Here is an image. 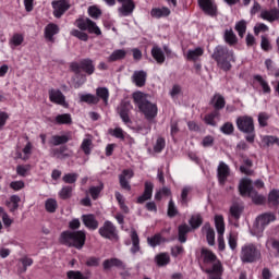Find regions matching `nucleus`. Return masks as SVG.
<instances>
[{
  "label": "nucleus",
  "instance_id": "obj_52",
  "mask_svg": "<svg viewBox=\"0 0 279 279\" xmlns=\"http://www.w3.org/2000/svg\"><path fill=\"white\" fill-rule=\"evenodd\" d=\"M269 119H271V116L269 113L260 112L258 114V124L260 125V128H267V121H269Z\"/></svg>",
  "mask_w": 279,
  "mask_h": 279
},
{
  "label": "nucleus",
  "instance_id": "obj_48",
  "mask_svg": "<svg viewBox=\"0 0 279 279\" xmlns=\"http://www.w3.org/2000/svg\"><path fill=\"white\" fill-rule=\"evenodd\" d=\"M262 142L266 145V147H271V145H278L279 147V138L271 135H266L263 137Z\"/></svg>",
  "mask_w": 279,
  "mask_h": 279
},
{
  "label": "nucleus",
  "instance_id": "obj_45",
  "mask_svg": "<svg viewBox=\"0 0 279 279\" xmlns=\"http://www.w3.org/2000/svg\"><path fill=\"white\" fill-rule=\"evenodd\" d=\"M235 32H238L240 38H243L245 36V32H247V22L245 20H242L235 24Z\"/></svg>",
  "mask_w": 279,
  "mask_h": 279
},
{
  "label": "nucleus",
  "instance_id": "obj_39",
  "mask_svg": "<svg viewBox=\"0 0 279 279\" xmlns=\"http://www.w3.org/2000/svg\"><path fill=\"white\" fill-rule=\"evenodd\" d=\"M56 123H58V125H71L73 119L71 118V114L63 113L56 117Z\"/></svg>",
  "mask_w": 279,
  "mask_h": 279
},
{
  "label": "nucleus",
  "instance_id": "obj_15",
  "mask_svg": "<svg viewBox=\"0 0 279 279\" xmlns=\"http://www.w3.org/2000/svg\"><path fill=\"white\" fill-rule=\"evenodd\" d=\"M134 178V171L126 169L123 170L121 174H119V182L121 189L124 191H132V185H130V180Z\"/></svg>",
  "mask_w": 279,
  "mask_h": 279
},
{
  "label": "nucleus",
  "instance_id": "obj_2",
  "mask_svg": "<svg viewBox=\"0 0 279 279\" xmlns=\"http://www.w3.org/2000/svg\"><path fill=\"white\" fill-rule=\"evenodd\" d=\"M211 58L222 71H230V69H232V63L236 62L234 50H230L226 46H217L214 49Z\"/></svg>",
  "mask_w": 279,
  "mask_h": 279
},
{
  "label": "nucleus",
  "instance_id": "obj_61",
  "mask_svg": "<svg viewBox=\"0 0 279 279\" xmlns=\"http://www.w3.org/2000/svg\"><path fill=\"white\" fill-rule=\"evenodd\" d=\"M190 226H192V228L194 229L199 228V226H202V216H192V218L190 219Z\"/></svg>",
  "mask_w": 279,
  "mask_h": 279
},
{
  "label": "nucleus",
  "instance_id": "obj_10",
  "mask_svg": "<svg viewBox=\"0 0 279 279\" xmlns=\"http://www.w3.org/2000/svg\"><path fill=\"white\" fill-rule=\"evenodd\" d=\"M74 25L81 29V32H88L96 36H101V29L97 26V23L93 22L88 17H80L75 21Z\"/></svg>",
  "mask_w": 279,
  "mask_h": 279
},
{
  "label": "nucleus",
  "instance_id": "obj_60",
  "mask_svg": "<svg viewBox=\"0 0 279 279\" xmlns=\"http://www.w3.org/2000/svg\"><path fill=\"white\" fill-rule=\"evenodd\" d=\"M165 145H166L165 138L158 137L154 146V151H156L157 154H160V151L165 149Z\"/></svg>",
  "mask_w": 279,
  "mask_h": 279
},
{
  "label": "nucleus",
  "instance_id": "obj_21",
  "mask_svg": "<svg viewBox=\"0 0 279 279\" xmlns=\"http://www.w3.org/2000/svg\"><path fill=\"white\" fill-rule=\"evenodd\" d=\"M82 221L88 230H97V228H99V221H97V218H95L93 214L83 215Z\"/></svg>",
  "mask_w": 279,
  "mask_h": 279
},
{
  "label": "nucleus",
  "instance_id": "obj_35",
  "mask_svg": "<svg viewBox=\"0 0 279 279\" xmlns=\"http://www.w3.org/2000/svg\"><path fill=\"white\" fill-rule=\"evenodd\" d=\"M203 230L205 231L208 245H215V229L210 228V225H205Z\"/></svg>",
  "mask_w": 279,
  "mask_h": 279
},
{
  "label": "nucleus",
  "instance_id": "obj_16",
  "mask_svg": "<svg viewBox=\"0 0 279 279\" xmlns=\"http://www.w3.org/2000/svg\"><path fill=\"white\" fill-rule=\"evenodd\" d=\"M218 182L226 184V180L230 177V166L220 161L217 168Z\"/></svg>",
  "mask_w": 279,
  "mask_h": 279
},
{
  "label": "nucleus",
  "instance_id": "obj_62",
  "mask_svg": "<svg viewBox=\"0 0 279 279\" xmlns=\"http://www.w3.org/2000/svg\"><path fill=\"white\" fill-rule=\"evenodd\" d=\"M175 215H178V208L173 199H170L168 204V217H175Z\"/></svg>",
  "mask_w": 279,
  "mask_h": 279
},
{
  "label": "nucleus",
  "instance_id": "obj_26",
  "mask_svg": "<svg viewBox=\"0 0 279 279\" xmlns=\"http://www.w3.org/2000/svg\"><path fill=\"white\" fill-rule=\"evenodd\" d=\"M81 149L85 154V156H90L93 151V136L86 135L81 144Z\"/></svg>",
  "mask_w": 279,
  "mask_h": 279
},
{
  "label": "nucleus",
  "instance_id": "obj_1",
  "mask_svg": "<svg viewBox=\"0 0 279 279\" xmlns=\"http://www.w3.org/2000/svg\"><path fill=\"white\" fill-rule=\"evenodd\" d=\"M201 258L205 265H213L211 268L205 270V274L208 275V278L221 279V276H223V266L221 265V262L217 259V255H215L213 251L208 248H202Z\"/></svg>",
  "mask_w": 279,
  "mask_h": 279
},
{
  "label": "nucleus",
  "instance_id": "obj_36",
  "mask_svg": "<svg viewBox=\"0 0 279 279\" xmlns=\"http://www.w3.org/2000/svg\"><path fill=\"white\" fill-rule=\"evenodd\" d=\"M151 56H153L154 60H156L157 64L165 63V52L162 51L161 48L153 47Z\"/></svg>",
  "mask_w": 279,
  "mask_h": 279
},
{
  "label": "nucleus",
  "instance_id": "obj_28",
  "mask_svg": "<svg viewBox=\"0 0 279 279\" xmlns=\"http://www.w3.org/2000/svg\"><path fill=\"white\" fill-rule=\"evenodd\" d=\"M210 104L215 108V110H223L226 108V98L220 94H215L210 100Z\"/></svg>",
  "mask_w": 279,
  "mask_h": 279
},
{
  "label": "nucleus",
  "instance_id": "obj_22",
  "mask_svg": "<svg viewBox=\"0 0 279 279\" xmlns=\"http://www.w3.org/2000/svg\"><path fill=\"white\" fill-rule=\"evenodd\" d=\"M102 267L105 271H108V269H112V267H117L118 269H125V263H123V260L119 258H110L104 260Z\"/></svg>",
  "mask_w": 279,
  "mask_h": 279
},
{
  "label": "nucleus",
  "instance_id": "obj_50",
  "mask_svg": "<svg viewBox=\"0 0 279 279\" xmlns=\"http://www.w3.org/2000/svg\"><path fill=\"white\" fill-rule=\"evenodd\" d=\"M71 195H73V187L71 186H63L61 191L59 192V196L61 199H69L71 198Z\"/></svg>",
  "mask_w": 279,
  "mask_h": 279
},
{
  "label": "nucleus",
  "instance_id": "obj_27",
  "mask_svg": "<svg viewBox=\"0 0 279 279\" xmlns=\"http://www.w3.org/2000/svg\"><path fill=\"white\" fill-rule=\"evenodd\" d=\"M71 141V135H52L50 140V145H53L54 147H58V145H65V143H69Z\"/></svg>",
  "mask_w": 279,
  "mask_h": 279
},
{
  "label": "nucleus",
  "instance_id": "obj_56",
  "mask_svg": "<svg viewBox=\"0 0 279 279\" xmlns=\"http://www.w3.org/2000/svg\"><path fill=\"white\" fill-rule=\"evenodd\" d=\"M132 108V105L128 101L121 102L118 112L119 114H130V110Z\"/></svg>",
  "mask_w": 279,
  "mask_h": 279
},
{
  "label": "nucleus",
  "instance_id": "obj_11",
  "mask_svg": "<svg viewBox=\"0 0 279 279\" xmlns=\"http://www.w3.org/2000/svg\"><path fill=\"white\" fill-rule=\"evenodd\" d=\"M102 239H109V241H119V232L112 221L106 220L98 230Z\"/></svg>",
  "mask_w": 279,
  "mask_h": 279
},
{
  "label": "nucleus",
  "instance_id": "obj_53",
  "mask_svg": "<svg viewBox=\"0 0 279 279\" xmlns=\"http://www.w3.org/2000/svg\"><path fill=\"white\" fill-rule=\"evenodd\" d=\"M104 191V184L100 183L99 186H92L89 187V194L93 199H97L99 197V194Z\"/></svg>",
  "mask_w": 279,
  "mask_h": 279
},
{
  "label": "nucleus",
  "instance_id": "obj_34",
  "mask_svg": "<svg viewBox=\"0 0 279 279\" xmlns=\"http://www.w3.org/2000/svg\"><path fill=\"white\" fill-rule=\"evenodd\" d=\"M20 203H21V196L12 195L10 197V202H7V206L10 210V213H16V210H19V204Z\"/></svg>",
  "mask_w": 279,
  "mask_h": 279
},
{
  "label": "nucleus",
  "instance_id": "obj_59",
  "mask_svg": "<svg viewBox=\"0 0 279 279\" xmlns=\"http://www.w3.org/2000/svg\"><path fill=\"white\" fill-rule=\"evenodd\" d=\"M109 134H111V136H114V138H120V141L125 140V135L123 134V129H121V128H116L114 130H109Z\"/></svg>",
  "mask_w": 279,
  "mask_h": 279
},
{
  "label": "nucleus",
  "instance_id": "obj_51",
  "mask_svg": "<svg viewBox=\"0 0 279 279\" xmlns=\"http://www.w3.org/2000/svg\"><path fill=\"white\" fill-rule=\"evenodd\" d=\"M268 202L272 206H278L279 204V191L278 190H272L269 195H268Z\"/></svg>",
  "mask_w": 279,
  "mask_h": 279
},
{
  "label": "nucleus",
  "instance_id": "obj_14",
  "mask_svg": "<svg viewBox=\"0 0 279 279\" xmlns=\"http://www.w3.org/2000/svg\"><path fill=\"white\" fill-rule=\"evenodd\" d=\"M52 8L53 16H56V19H60L64 12L71 8V2H69V0H56L52 1Z\"/></svg>",
  "mask_w": 279,
  "mask_h": 279
},
{
  "label": "nucleus",
  "instance_id": "obj_44",
  "mask_svg": "<svg viewBox=\"0 0 279 279\" xmlns=\"http://www.w3.org/2000/svg\"><path fill=\"white\" fill-rule=\"evenodd\" d=\"M242 213H243V205L233 204L230 207V215L231 217H233V219H240Z\"/></svg>",
  "mask_w": 279,
  "mask_h": 279
},
{
  "label": "nucleus",
  "instance_id": "obj_41",
  "mask_svg": "<svg viewBox=\"0 0 279 279\" xmlns=\"http://www.w3.org/2000/svg\"><path fill=\"white\" fill-rule=\"evenodd\" d=\"M225 41L227 45H236V35L234 34V31H232V28L225 31Z\"/></svg>",
  "mask_w": 279,
  "mask_h": 279
},
{
  "label": "nucleus",
  "instance_id": "obj_13",
  "mask_svg": "<svg viewBox=\"0 0 279 279\" xmlns=\"http://www.w3.org/2000/svg\"><path fill=\"white\" fill-rule=\"evenodd\" d=\"M197 3L207 16H217V3H215V0H197Z\"/></svg>",
  "mask_w": 279,
  "mask_h": 279
},
{
  "label": "nucleus",
  "instance_id": "obj_33",
  "mask_svg": "<svg viewBox=\"0 0 279 279\" xmlns=\"http://www.w3.org/2000/svg\"><path fill=\"white\" fill-rule=\"evenodd\" d=\"M81 69H83L87 75H93V73H95V64H93L90 59L81 60Z\"/></svg>",
  "mask_w": 279,
  "mask_h": 279
},
{
  "label": "nucleus",
  "instance_id": "obj_63",
  "mask_svg": "<svg viewBox=\"0 0 279 279\" xmlns=\"http://www.w3.org/2000/svg\"><path fill=\"white\" fill-rule=\"evenodd\" d=\"M99 263H101L99 257H88L85 265L87 267H99Z\"/></svg>",
  "mask_w": 279,
  "mask_h": 279
},
{
  "label": "nucleus",
  "instance_id": "obj_40",
  "mask_svg": "<svg viewBox=\"0 0 279 279\" xmlns=\"http://www.w3.org/2000/svg\"><path fill=\"white\" fill-rule=\"evenodd\" d=\"M228 245L232 252L239 247V234L238 233H229L228 236Z\"/></svg>",
  "mask_w": 279,
  "mask_h": 279
},
{
  "label": "nucleus",
  "instance_id": "obj_42",
  "mask_svg": "<svg viewBox=\"0 0 279 279\" xmlns=\"http://www.w3.org/2000/svg\"><path fill=\"white\" fill-rule=\"evenodd\" d=\"M189 232H191V227H189V225L179 226L178 239L181 243L186 241V234H189Z\"/></svg>",
  "mask_w": 279,
  "mask_h": 279
},
{
  "label": "nucleus",
  "instance_id": "obj_57",
  "mask_svg": "<svg viewBox=\"0 0 279 279\" xmlns=\"http://www.w3.org/2000/svg\"><path fill=\"white\" fill-rule=\"evenodd\" d=\"M220 132H222V134H233L234 133V125L231 122H226L221 128H220Z\"/></svg>",
  "mask_w": 279,
  "mask_h": 279
},
{
  "label": "nucleus",
  "instance_id": "obj_54",
  "mask_svg": "<svg viewBox=\"0 0 279 279\" xmlns=\"http://www.w3.org/2000/svg\"><path fill=\"white\" fill-rule=\"evenodd\" d=\"M71 36H74V38H78V40H83V43H86L88 40V34L78 29H72Z\"/></svg>",
  "mask_w": 279,
  "mask_h": 279
},
{
  "label": "nucleus",
  "instance_id": "obj_4",
  "mask_svg": "<svg viewBox=\"0 0 279 279\" xmlns=\"http://www.w3.org/2000/svg\"><path fill=\"white\" fill-rule=\"evenodd\" d=\"M59 241L66 247H75V250H82L86 245V232L85 231H64L60 234Z\"/></svg>",
  "mask_w": 279,
  "mask_h": 279
},
{
  "label": "nucleus",
  "instance_id": "obj_23",
  "mask_svg": "<svg viewBox=\"0 0 279 279\" xmlns=\"http://www.w3.org/2000/svg\"><path fill=\"white\" fill-rule=\"evenodd\" d=\"M60 27L57 24L50 23L45 27V38L49 40V43H53V36L59 34Z\"/></svg>",
  "mask_w": 279,
  "mask_h": 279
},
{
  "label": "nucleus",
  "instance_id": "obj_58",
  "mask_svg": "<svg viewBox=\"0 0 279 279\" xmlns=\"http://www.w3.org/2000/svg\"><path fill=\"white\" fill-rule=\"evenodd\" d=\"M69 279H88V277L84 276L82 271L70 270L66 272Z\"/></svg>",
  "mask_w": 279,
  "mask_h": 279
},
{
  "label": "nucleus",
  "instance_id": "obj_43",
  "mask_svg": "<svg viewBox=\"0 0 279 279\" xmlns=\"http://www.w3.org/2000/svg\"><path fill=\"white\" fill-rule=\"evenodd\" d=\"M147 243L150 245V247H156L160 245V243H165V239L160 233L155 234L151 238H147Z\"/></svg>",
  "mask_w": 279,
  "mask_h": 279
},
{
  "label": "nucleus",
  "instance_id": "obj_32",
  "mask_svg": "<svg viewBox=\"0 0 279 279\" xmlns=\"http://www.w3.org/2000/svg\"><path fill=\"white\" fill-rule=\"evenodd\" d=\"M128 56V51H125L124 49H118L114 50L109 57H108V62H117L119 60H123L125 59V57Z\"/></svg>",
  "mask_w": 279,
  "mask_h": 279
},
{
  "label": "nucleus",
  "instance_id": "obj_9",
  "mask_svg": "<svg viewBox=\"0 0 279 279\" xmlns=\"http://www.w3.org/2000/svg\"><path fill=\"white\" fill-rule=\"evenodd\" d=\"M105 3H107V5H117V1L118 3H121V7L118 8V13L119 16H130L135 8L136 4L134 3V0H104Z\"/></svg>",
  "mask_w": 279,
  "mask_h": 279
},
{
  "label": "nucleus",
  "instance_id": "obj_29",
  "mask_svg": "<svg viewBox=\"0 0 279 279\" xmlns=\"http://www.w3.org/2000/svg\"><path fill=\"white\" fill-rule=\"evenodd\" d=\"M202 56H204V48L197 47L195 49L187 50L186 59L195 62L196 60H199Z\"/></svg>",
  "mask_w": 279,
  "mask_h": 279
},
{
  "label": "nucleus",
  "instance_id": "obj_24",
  "mask_svg": "<svg viewBox=\"0 0 279 279\" xmlns=\"http://www.w3.org/2000/svg\"><path fill=\"white\" fill-rule=\"evenodd\" d=\"M260 19L274 23V21H278L279 19V11L278 9H271L270 11L264 10L260 12Z\"/></svg>",
  "mask_w": 279,
  "mask_h": 279
},
{
  "label": "nucleus",
  "instance_id": "obj_17",
  "mask_svg": "<svg viewBox=\"0 0 279 279\" xmlns=\"http://www.w3.org/2000/svg\"><path fill=\"white\" fill-rule=\"evenodd\" d=\"M49 99L52 104H57V106H66V97L60 89H50Z\"/></svg>",
  "mask_w": 279,
  "mask_h": 279
},
{
  "label": "nucleus",
  "instance_id": "obj_49",
  "mask_svg": "<svg viewBox=\"0 0 279 279\" xmlns=\"http://www.w3.org/2000/svg\"><path fill=\"white\" fill-rule=\"evenodd\" d=\"M217 117H219V112L218 111H214L207 116H205V123L207 125H211L213 128H215L217 125V122L215 121V119H217Z\"/></svg>",
  "mask_w": 279,
  "mask_h": 279
},
{
  "label": "nucleus",
  "instance_id": "obj_38",
  "mask_svg": "<svg viewBox=\"0 0 279 279\" xmlns=\"http://www.w3.org/2000/svg\"><path fill=\"white\" fill-rule=\"evenodd\" d=\"M96 97L98 98V99H102V101H104V104L106 105V106H108V99H109V97H110V92L108 90V88L107 87H98L97 89H96Z\"/></svg>",
  "mask_w": 279,
  "mask_h": 279
},
{
  "label": "nucleus",
  "instance_id": "obj_47",
  "mask_svg": "<svg viewBox=\"0 0 279 279\" xmlns=\"http://www.w3.org/2000/svg\"><path fill=\"white\" fill-rule=\"evenodd\" d=\"M254 80H256V82H258L259 86H262L263 93H265V94L271 93V87H269V84L267 83V81L263 80V76L255 75Z\"/></svg>",
  "mask_w": 279,
  "mask_h": 279
},
{
  "label": "nucleus",
  "instance_id": "obj_3",
  "mask_svg": "<svg viewBox=\"0 0 279 279\" xmlns=\"http://www.w3.org/2000/svg\"><path fill=\"white\" fill-rule=\"evenodd\" d=\"M133 99L136 106L140 108L141 112H143L144 117L148 121L156 119L158 114V106L147 100V94H144L143 92H136L133 94Z\"/></svg>",
  "mask_w": 279,
  "mask_h": 279
},
{
  "label": "nucleus",
  "instance_id": "obj_37",
  "mask_svg": "<svg viewBox=\"0 0 279 279\" xmlns=\"http://www.w3.org/2000/svg\"><path fill=\"white\" fill-rule=\"evenodd\" d=\"M171 262V257L167 253H160L155 256V263L158 265V267H165L166 265H169Z\"/></svg>",
  "mask_w": 279,
  "mask_h": 279
},
{
  "label": "nucleus",
  "instance_id": "obj_20",
  "mask_svg": "<svg viewBox=\"0 0 279 279\" xmlns=\"http://www.w3.org/2000/svg\"><path fill=\"white\" fill-rule=\"evenodd\" d=\"M154 193V183L146 181L144 193L137 198V204H145Z\"/></svg>",
  "mask_w": 279,
  "mask_h": 279
},
{
  "label": "nucleus",
  "instance_id": "obj_64",
  "mask_svg": "<svg viewBox=\"0 0 279 279\" xmlns=\"http://www.w3.org/2000/svg\"><path fill=\"white\" fill-rule=\"evenodd\" d=\"M88 14L92 19H98L101 16V10H99L97 7H89Z\"/></svg>",
  "mask_w": 279,
  "mask_h": 279
},
{
  "label": "nucleus",
  "instance_id": "obj_46",
  "mask_svg": "<svg viewBox=\"0 0 279 279\" xmlns=\"http://www.w3.org/2000/svg\"><path fill=\"white\" fill-rule=\"evenodd\" d=\"M45 208L47 213H56V210H58V201L54 198H48L45 202Z\"/></svg>",
  "mask_w": 279,
  "mask_h": 279
},
{
  "label": "nucleus",
  "instance_id": "obj_12",
  "mask_svg": "<svg viewBox=\"0 0 279 279\" xmlns=\"http://www.w3.org/2000/svg\"><path fill=\"white\" fill-rule=\"evenodd\" d=\"M215 226L218 233V250L219 252H223L226 250V240L223 239L226 223L223 222V216L215 217Z\"/></svg>",
  "mask_w": 279,
  "mask_h": 279
},
{
  "label": "nucleus",
  "instance_id": "obj_18",
  "mask_svg": "<svg viewBox=\"0 0 279 279\" xmlns=\"http://www.w3.org/2000/svg\"><path fill=\"white\" fill-rule=\"evenodd\" d=\"M133 84L138 88H143L147 84V72L144 70L135 71L131 77Z\"/></svg>",
  "mask_w": 279,
  "mask_h": 279
},
{
  "label": "nucleus",
  "instance_id": "obj_31",
  "mask_svg": "<svg viewBox=\"0 0 279 279\" xmlns=\"http://www.w3.org/2000/svg\"><path fill=\"white\" fill-rule=\"evenodd\" d=\"M171 14V10L169 8L163 7V8H155L150 11V16L154 19H162V16H169Z\"/></svg>",
  "mask_w": 279,
  "mask_h": 279
},
{
  "label": "nucleus",
  "instance_id": "obj_5",
  "mask_svg": "<svg viewBox=\"0 0 279 279\" xmlns=\"http://www.w3.org/2000/svg\"><path fill=\"white\" fill-rule=\"evenodd\" d=\"M236 128L243 134H247L245 140L247 143H254L256 133L254 129V119L250 116H241L236 119Z\"/></svg>",
  "mask_w": 279,
  "mask_h": 279
},
{
  "label": "nucleus",
  "instance_id": "obj_30",
  "mask_svg": "<svg viewBox=\"0 0 279 279\" xmlns=\"http://www.w3.org/2000/svg\"><path fill=\"white\" fill-rule=\"evenodd\" d=\"M81 104L97 105L99 98L93 94H78Z\"/></svg>",
  "mask_w": 279,
  "mask_h": 279
},
{
  "label": "nucleus",
  "instance_id": "obj_6",
  "mask_svg": "<svg viewBox=\"0 0 279 279\" xmlns=\"http://www.w3.org/2000/svg\"><path fill=\"white\" fill-rule=\"evenodd\" d=\"M276 219V215L271 213H265L256 217L253 228L251 230V234L253 236H263V232H265V228H267L274 220Z\"/></svg>",
  "mask_w": 279,
  "mask_h": 279
},
{
  "label": "nucleus",
  "instance_id": "obj_7",
  "mask_svg": "<svg viewBox=\"0 0 279 279\" xmlns=\"http://www.w3.org/2000/svg\"><path fill=\"white\" fill-rule=\"evenodd\" d=\"M239 192L242 197L248 195V197L253 199L254 204H263V202H265V196L258 194V192L254 190V186H252V181L248 178H244L240 181Z\"/></svg>",
  "mask_w": 279,
  "mask_h": 279
},
{
  "label": "nucleus",
  "instance_id": "obj_8",
  "mask_svg": "<svg viewBox=\"0 0 279 279\" xmlns=\"http://www.w3.org/2000/svg\"><path fill=\"white\" fill-rule=\"evenodd\" d=\"M240 259L242 263H256V260H260V250L253 244H244L241 247Z\"/></svg>",
  "mask_w": 279,
  "mask_h": 279
},
{
  "label": "nucleus",
  "instance_id": "obj_19",
  "mask_svg": "<svg viewBox=\"0 0 279 279\" xmlns=\"http://www.w3.org/2000/svg\"><path fill=\"white\" fill-rule=\"evenodd\" d=\"M53 158H58L59 160H66V158H71L73 156V150H69V147L61 146L59 148H54L51 150Z\"/></svg>",
  "mask_w": 279,
  "mask_h": 279
},
{
  "label": "nucleus",
  "instance_id": "obj_25",
  "mask_svg": "<svg viewBox=\"0 0 279 279\" xmlns=\"http://www.w3.org/2000/svg\"><path fill=\"white\" fill-rule=\"evenodd\" d=\"M131 253L137 254V252H141V239L138 238V233L136 232V229L131 230Z\"/></svg>",
  "mask_w": 279,
  "mask_h": 279
},
{
  "label": "nucleus",
  "instance_id": "obj_55",
  "mask_svg": "<svg viewBox=\"0 0 279 279\" xmlns=\"http://www.w3.org/2000/svg\"><path fill=\"white\" fill-rule=\"evenodd\" d=\"M77 173H66L63 175L62 180L65 184H75L77 182Z\"/></svg>",
  "mask_w": 279,
  "mask_h": 279
}]
</instances>
